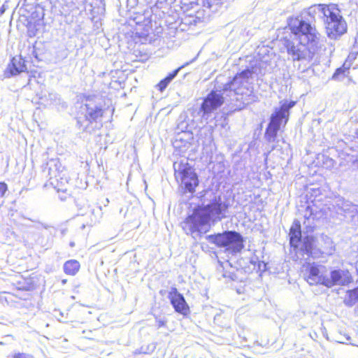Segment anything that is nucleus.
I'll use <instances>...</instances> for the list:
<instances>
[{
  "mask_svg": "<svg viewBox=\"0 0 358 358\" xmlns=\"http://www.w3.org/2000/svg\"><path fill=\"white\" fill-rule=\"evenodd\" d=\"M325 217V210L312 201V204L308 203L305 208L303 229L301 221L294 220L288 236L290 248L296 259L308 261L334 254L336 248L331 238L324 234H313Z\"/></svg>",
  "mask_w": 358,
  "mask_h": 358,
  "instance_id": "nucleus-1",
  "label": "nucleus"
},
{
  "mask_svg": "<svg viewBox=\"0 0 358 358\" xmlns=\"http://www.w3.org/2000/svg\"><path fill=\"white\" fill-rule=\"evenodd\" d=\"M262 74L260 67L257 65L247 67L236 74L232 80L224 85L221 90L217 87L212 90L203 100L199 110L194 113L202 119H208L209 115L219 108L224 101L229 102L231 108L240 110L248 104L255 101L251 80L254 75Z\"/></svg>",
  "mask_w": 358,
  "mask_h": 358,
  "instance_id": "nucleus-2",
  "label": "nucleus"
},
{
  "mask_svg": "<svg viewBox=\"0 0 358 358\" xmlns=\"http://www.w3.org/2000/svg\"><path fill=\"white\" fill-rule=\"evenodd\" d=\"M316 16L313 5L287 18L290 33L283 37L282 43L293 61L310 62L321 48L320 34L315 24Z\"/></svg>",
  "mask_w": 358,
  "mask_h": 358,
  "instance_id": "nucleus-3",
  "label": "nucleus"
},
{
  "mask_svg": "<svg viewBox=\"0 0 358 358\" xmlns=\"http://www.w3.org/2000/svg\"><path fill=\"white\" fill-rule=\"evenodd\" d=\"M201 205L186 218L192 234H205L212 225L227 217L229 202L221 193L213 189H204L199 192Z\"/></svg>",
  "mask_w": 358,
  "mask_h": 358,
  "instance_id": "nucleus-4",
  "label": "nucleus"
},
{
  "mask_svg": "<svg viewBox=\"0 0 358 358\" xmlns=\"http://www.w3.org/2000/svg\"><path fill=\"white\" fill-rule=\"evenodd\" d=\"M120 16L122 17L120 20H113V27H115L117 29L115 35L113 36V41L117 38V43L120 51L126 52L129 50H132L136 48L137 44H146L150 43L152 37L150 36V27H145L143 30L139 31L133 30V27L127 22L128 15L127 10L118 8Z\"/></svg>",
  "mask_w": 358,
  "mask_h": 358,
  "instance_id": "nucleus-5",
  "label": "nucleus"
},
{
  "mask_svg": "<svg viewBox=\"0 0 358 358\" xmlns=\"http://www.w3.org/2000/svg\"><path fill=\"white\" fill-rule=\"evenodd\" d=\"M316 15L322 19L327 34L331 39H338L347 31V24L335 5L315 4Z\"/></svg>",
  "mask_w": 358,
  "mask_h": 358,
  "instance_id": "nucleus-6",
  "label": "nucleus"
},
{
  "mask_svg": "<svg viewBox=\"0 0 358 358\" xmlns=\"http://www.w3.org/2000/svg\"><path fill=\"white\" fill-rule=\"evenodd\" d=\"M230 268L226 270L223 274L224 278L231 281L244 282L248 278V274L253 272L259 273L266 269V264L259 260L257 256L252 257L240 258L234 264L228 262Z\"/></svg>",
  "mask_w": 358,
  "mask_h": 358,
  "instance_id": "nucleus-7",
  "label": "nucleus"
},
{
  "mask_svg": "<svg viewBox=\"0 0 358 358\" xmlns=\"http://www.w3.org/2000/svg\"><path fill=\"white\" fill-rule=\"evenodd\" d=\"M295 102L285 101L278 108H275L271 115L269 122L264 132V139L269 143H278V134L282 127H285L289 120V110Z\"/></svg>",
  "mask_w": 358,
  "mask_h": 358,
  "instance_id": "nucleus-8",
  "label": "nucleus"
},
{
  "mask_svg": "<svg viewBox=\"0 0 358 358\" xmlns=\"http://www.w3.org/2000/svg\"><path fill=\"white\" fill-rule=\"evenodd\" d=\"M206 239L217 247L224 248L228 255H236L244 248L242 235L236 231L227 230L222 233L207 235Z\"/></svg>",
  "mask_w": 358,
  "mask_h": 358,
  "instance_id": "nucleus-9",
  "label": "nucleus"
},
{
  "mask_svg": "<svg viewBox=\"0 0 358 358\" xmlns=\"http://www.w3.org/2000/svg\"><path fill=\"white\" fill-rule=\"evenodd\" d=\"M175 178L183 194H193L199 184V176L194 169L187 160H180L173 164Z\"/></svg>",
  "mask_w": 358,
  "mask_h": 358,
  "instance_id": "nucleus-10",
  "label": "nucleus"
},
{
  "mask_svg": "<svg viewBox=\"0 0 358 358\" xmlns=\"http://www.w3.org/2000/svg\"><path fill=\"white\" fill-rule=\"evenodd\" d=\"M43 171L47 172L50 184L57 192H66L69 183V176L66 170L62 166L59 159H50L46 163Z\"/></svg>",
  "mask_w": 358,
  "mask_h": 358,
  "instance_id": "nucleus-11",
  "label": "nucleus"
},
{
  "mask_svg": "<svg viewBox=\"0 0 358 358\" xmlns=\"http://www.w3.org/2000/svg\"><path fill=\"white\" fill-rule=\"evenodd\" d=\"M101 101V99L97 96H88L86 99L83 108L85 111V120H78V123L84 131L87 130L90 123L98 121L103 116V108Z\"/></svg>",
  "mask_w": 358,
  "mask_h": 358,
  "instance_id": "nucleus-12",
  "label": "nucleus"
},
{
  "mask_svg": "<svg viewBox=\"0 0 358 358\" xmlns=\"http://www.w3.org/2000/svg\"><path fill=\"white\" fill-rule=\"evenodd\" d=\"M172 145L178 155L185 157L187 154V159H189L191 154H194L197 151V146L194 143V136L192 132H185L184 134H178L176 136L172 142Z\"/></svg>",
  "mask_w": 358,
  "mask_h": 358,
  "instance_id": "nucleus-13",
  "label": "nucleus"
},
{
  "mask_svg": "<svg viewBox=\"0 0 358 358\" xmlns=\"http://www.w3.org/2000/svg\"><path fill=\"white\" fill-rule=\"evenodd\" d=\"M304 278L310 285H320L324 286L326 266L315 262H306L304 266Z\"/></svg>",
  "mask_w": 358,
  "mask_h": 358,
  "instance_id": "nucleus-14",
  "label": "nucleus"
},
{
  "mask_svg": "<svg viewBox=\"0 0 358 358\" xmlns=\"http://www.w3.org/2000/svg\"><path fill=\"white\" fill-rule=\"evenodd\" d=\"M352 280L348 270L341 268L331 269L329 275L325 277L324 287L331 288L334 286H345Z\"/></svg>",
  "mask_w": 358,
  "mask_h": 358,
  "instance_id": "nucleus-15",
  "label": "nucleus"
},
{
  "mask_svg": "<svg viewBox=\"0 0 358 358\" xmlns=\"http://www.w3.org/2000/svg\"><path fill=\"white\" fill-rule=\"evenodd\" d=\"M168 299L175 312L187 317L190 313V308L184 296L180 293L176 287H171L168 293Z\"/></svg>",
  "mask_w": 358,
  "mask_h": 358,
  "instance_id": "nucleus-16",
  "label": "nucleus"
},
{
  "mask_svg": "<svg viewBox=\"0 0 358 358\" xmlns=\"http://www.w3.org/2000/svg\"><path fill=\"white\" fill-rule=\"evenodd\" d=\"M334 202L337 213L343 215L348 222H350L353 217L354 211L356 210L357 204L341 196L336 197Z\"/></svg>",
  "mask_w": 358,
  "mask_h": 358,
  "instance_id": "nucleus-17",
  "label": "nucleus"
},
{
  "mask_svg": "<svg viewBox=\"0 0 358 358\" xmlns=\"http://www.w3.org/2000/svg\"><path fill=\"white\" fill-rule=\"evenodd\" d=\"M195 109L188 110V112L182 113L177 120V129L180 131V134H184L185 132H191L190 129L194 127V119L199 120L201 117L198 115H195L196 117L192 114V112Z\"/></svg>",
  "mask_w": 358,
  "mask_h": 358,
  "instance_id": "nucleus-18",
  "label": "nucleus"
},
{
  "mask_svg": "<svg viewBox=\"0 0 358 358\" xmlns=\"http://www.w3.org/2000/svg\"><path fill=\"white\" fill-rule=\"evenodd\" d=\"M196 146L197 148L201 146L202 150L207 154L212 152L214 147V140L210 129L204 128L199 131Z\"/></svg>",
  "mask_w": 358,
  "mask_h": 358,
  "instance_id": "nucleus-19",
  "label": "nucleus"
},
{
  "mask_svg": "<svg viewBox=\"0 0 358 358\" xmlns=\"http://www.w3.org/2000/svg\"><path fill=\"white\" fill-rule=\"evenodd\" d=\"M196 60V58L192 59L189 62L185 63L177 69H174L172 72L168 73V75L164 78L162 80L159 81V83L157 85V90L162 92L165 90V89L168 87V85L171 83V82L178 76V73L181 69L185 68V66L189 65L192 62Z\"/></svg>",
  "mask_w": 358,
  "mask_h": 358,
  "instance_id": "nucleus-20",
  "label": "nucleus"
},
{
  "mask_svg": "<svg viewBox=\"0 0 358 358\" xmlns=\"http://www.w3.org/2000/svg\"><path fill=\"white\" fill-rule=\"evenodd\" d=\"M40 103L45 107L57 106L61 103V99L59 94L55 92H43L39 97Z\"/></svg>",
  "mask_w": 358,
  "mask_h": 358,
  "instance_id": "nucleus-21",
  "label": "nucleus"
},
{
  "mask_svg": "<svg viewBox=\"0 0 358 358\" xmlns=\"http://www.w3.org/2000/svg\"><path fill=\"white\" fill-rule=\"evenodd\" d=\"M11 76H15L27 70L24 60L21 57H13L11 62V66L9 67Z\"/></svg>",
  "mask_w": 358,
  "mask_h": 358,
  "instance_id": "nucleus-22",
  "label": "nucleus"
},
{
  "mask_svg": "<svg viewBox=\"0 0 358 358\" xmlns=\"http://www.w3.org/2000/svg\"><path fill=\"white\" fill-rule=\"evenodd\" d=\"M80 267L79 262L75 259H71L64 263L63 269L66 275H75L78 272Z\"/></svg>",
  "mask_w": 358,
  "mask_h": 358,
  "instance_id": "nucleus-23",
  "label": "nucleus"
},
{
  "mask_svg": "<svg viewBox=\"0 0 358 358\" xmlns=\"http://www.w3.org/2000/svg\"><path fill=\"white\" fill-rule=\"evenodd\" d=\"M224 3V0H205L203 1V6L215 13L218 11Z\"/></svg>",
  "mask_w": 358,
  "mask_h": 358,
  "instance_id": "nucleus-24",
  "label": "nucleus"
},
{
  "mask_svg": "<svg viewBox=\"0 0 358 358\" xmlns=\"http://www.w3.org/2000/svg\"><path fill=\"white\" fill-rule=\"evenodd\" d=\"M156 344L151 343L146 345H142L139 349L136 350V353L138 354H151L155 351Z\"/></svg>",
  "mask_w": 358,
  "mask_h": 358,
  "instance_id": "nucleus-25",
  "label": "nucleus"
},
{
  "mask_svg": "<svg viewBox=\"0 0 358 358\" xmlns=\"http://www.w3.org/2000/svg\"><path fill=\"white\" fill-rule=\"evenodd\" d=\"M346 72L348 73V69L345 67L338 68L332 75V79L335 80H341L345 76Z\"/></svg>",
  "mask_w": 358,
  "mask_h": 358,
  "instance_id": "nucleus-26",
  "label": "nucleus"
},
{
  "mask_svg": "<svg viewBox=\"0 0 358 358\" xmlns=\"http://www.w3.org/2000/svg\"><path fill=\"white\" fill-rule=\"evenodd\" d=\"M139 2L150 3L152 0H127V7L134 8Z\"/></svg>",
  "mask_w": 358,
  "mask_h": 358,
  "instance_id": "nucleus-27",
  "label": "nucleus"
},
{
  "mask_svg": "<svg viewBox=\"0 0 358 358\" xmlns=\"http://www.w3.org/2000/svg\"><path fill=\"white\" fill-rule=\"evenodd\" d=\"M155 320L157 329H159L162 327H165L166 325L167 320L165 317H155Z\"/></svg>",
  "mask_w": 358,
  "mask_h": 358,
  "instance_id": "nucleus-28",
  "label": "nucleus"
},
{
  "mask_svg": "<svg viewBox=\"0 0 358 358\" xmlns=\"http://www.w3.org/2000/svg\"><path fill=\"white\" fill-rule=\"evenodd\" d=\"M13 358H34L31 355L17 352L15 353L13 356Z\"/></svg>",
  "mask_w": 358,
  "mask_h": 358,
  "instance_id": "nucleus-29",
  "label": "nucleus"
},
{
  "mask_svg": "<svg viewBox=\"0 0 358 358\" xmlns=\"http://www.w3.org/2000/svg\"><path fill=\"white\" fill-rule=\"evenodd\" d=\"M228 262H230L231 263H232L233 264H235V262H236V261L232 262V260H231H231H227V261L226 262V263H225L226 266H223V263H221V262H220V261H218V263H219V264H220V266H221V267L222 268V272H223V273H224V271H225L226 270H229V269L230 268V266L229 265ZM223 274H224V273H222V275H223ZM222 277H223V278H224L223 275H222Z\"/></svg>",
  "mask_w": 358,
  "mask_h": 358,
  "instance_id": "nucleus-30",
  "label": "nucleus"
},
{
  "mask_svg": "<svg viewBox=\"0 0 358 358\" xmlns=\"http://www.w3.org/2000/svg\"><path fill=\"white\" fill-rule=\"evenodd\" d=\"M228 262H230L231 263H232L233 264H235V262H236V261L232 262V260H231H231H227V261L226 262V263H225L226 266H223V263H221V262H220V261H218V263H219V264H220V266H221V267L222 268V272H223V273H224V271H225L226 270H229V269L230 268V266L229 265ZM223 274H224V273H222V275H223ZM222 277H223V278H224L223 275H222Z\"/></svg>",
  "mask_w": 358,
  "mask_h": 358,
  "instance_id": "nucleus-31",
  "label": "nucleus"
},
{
  "mask_svg": "<svg viewBox=\"0 0 358 358\" xmlns=\"http://www.w3.org/2000/svg\"><path fill=\"white\" fill-rule=\"evenodd\" d=\"M7 189H8V187L5 182H0V196H4L6 192L7 191Z\"/></svg>",
  "mask_w": 358,
  "mask_h": 358,
  "instance_id": "nucleus-32",
  "label": "nucleus"
},
{
  "mask_svg": "<svg viewBox=\"0 0 358 358\" xmlns=\"http://www.w3.org/2000/svg\"><path fill=\"white\" fill-rule=\"evenodd\" d=\"M358 222V205H357L356 210H355L353 213V217H352L350 222L355 223Z\"/></svg>",
  "mask_w": 358,
  "mask_h": 358,
  "instance_id": "nucleus-33",
  "label": "nucleus"
},
{
  "mask_svg": "<svg viewBox=\"0 0 358 358\" xmlns=\"http://www.w3.org/2000/svg\"><path fill=\"white\" fill-rule=\"evenodd\" d=\"M352 166L358 169V158H356L355 160L352 161Z\"/></svg>",
  "mask_w": 358,
  "mask_h": 358,
  "instance_id": "nucleus-34",
  "label": "nucleus"
},
{
  "mask_svg": "<svg viewBox=\"0 0 358 358\" xmlns=\"http://www.w3.org/2000/svg\"><path fill=\"white\" fill-rule=\"evenodd\" d=\"M312 190L314 192V195L315 197L320 193V190L319 189H313Z\"/></svg>",
  "mask_w": 358,
  "mask_h": 358,
  "instance_id": "nucleus-35",
  "label": "nucleus"
},
{
  "mask_svg": "<svg viewBox=\"0 0 358 358\" xmlns=\"http://www.w3.org/2000/svg\"><path fill=\"white\" fill-rule=\"evenodd\" d=\"M121 84L118 81H113V89H115L117 87H120Z\"/></svg>",
  "mask_w": 358,
  "mask_h": 358,
  "instance_id": "nucleus-36",
  "label": "nucleus"
},
{
  "mask_svg": "<svg viewBox=\"0 0 358 358\" xmlns=\"http://www.w3.org/2000/svg\"><path fill=\"white\" fill-rule=\"evenodd\" d=\"M4 11H5V8H4V6H3L1 8V9H0V12H1V13L2 14V13H4Z\"/></svg>",
  "mask_w": 358,
  "mask_h": 358,
  "instance_id": "nucleus-37",
  "label": "nucleus"
},
{
  "mask_svg": "<svg viewBox=\"0 0 358 358\" xmlns=\"http://www.w3.org/2000/svg\"><path fill=\"white\" fill-rule=\"evenodd\" d=\"M350 2L355 3L356 5L358 4V0H350Z\"/></svg>",
  "mask_w": 358,
  "mask_h": 358,
  "instance_id": "nucleus-38",
  "label": "nucleus"
},
{
  "mask_svg": "<svg viewBox=\"0 0 358 358\" xmlns=\"http://www.w3.org/2000/svg\"><path fill=\"white\" fill-rule=\"evenodd\" d=\"M355 134L358 138V128L355 130Z\"/></svg>",
  "mask_w": 358,
  "mask_h": 358,
  "instance_id": "nucleus-39",
  "label": "nucleus"
},
{
  "mask_svg": "<svg viewBox=\"0 0 358 358\" xmlns=\"http://www.w3.org/2000/svg\"><path fill=\"white\" fill-rule=\"evenodd\" d=\"M275 149H276V145H273L271 146V150H274Z\"/></svg>",
  "mask_w": 358,
  "mask_h": 358,
  "instance_id": "nucleus-40",
  "label": "nucleus"
},
{
  "mask_svg": "<svg viewBox=\"0 0 358 358\" xmlns=\"http://www.w3.org/2000/svg\"><path fill=\"white\" fill-rule=\"evenodd\" d=\"M96 221H92L90 224H87L88 225H92L96 223Z\"/></svg>",
  "mask_w": 358,
  "mask_h": 358,
  "instance_id": "nucleus-41",
  "label": "nucleus"
},
{
  "mask_svg": "<svg viewBox=\"0 0 358 358\" xmlns=\"http://www.w3.org/2000/svg\"><path fill=\"white\" fill-rule=\"evenodd\" d=\"M66 282V280H62V284H65Z\"/></svg>",
  "mask_w": 358,
  "mask_h": 358,
  "instance_id": "nucleus-42",
  "label": "nucleus"
},
{
  "mask_svg": "<svg viewBox=\"0 0 358 358\" xmlns=\"http://www.w3.org/2000/svg\"><path fill=\"white\" fill-rule=\"evenodd\" d=\"M350 297H352H352H353V295H352V291H350Z\"/></svg>",
  "mask_w": 358,
  "mask_h": 358,
  "instance_id": "nucleus-43",
  "label": "nucleus"
},
{
  "mask_svg": "<svg viewBox=\"0 0 358 358\" xmlns=\"http://www.w3.org/2000/svg\"><path fill=\"white\" fill-rule=\"evenodd\" d=\"M197 57H199V55H196V56L195 57V58L196 59V58H197ZM193 59H194V57Z\"/></svg>",
  "mask_w": 358,
  "mask_h": 358,
  "instance_id": "nucleus-44",
  "label": "nucleus"
},
{
  "mask_svg": "<svg viewBox=\"0 0 358 358\" xmlns=\"http://www.w3.org/2000/svg\"><path fill=\"white\" fill-rule=\"evenodd\" d=\"M0 345H3V343H2V342H0Z\"/></svg>",
  "mask_w": 358,
  "mask_h": 358,
  "instance_id": "nucleus-45",
  "label": "nucleus"
},
{
  "mask_svg": "<svg viewBox=\"0 0 358 358\" xmlns=\"http://www.w3.org/2000/svg\"><path fill=\"white\" fill-rule=\"evenodd\" d=\"M117 1H118V3H120V0H117Z\"/></svg>",
  "mask_w": 358,
  "mask_h": 358,
  "instance_id": "nucleus-46",
  "label": "nucleus"
},
{
  "mask_svg": "<svg viewBox=\"0 0 358 358\" xmlns=\"http://www.w3.org/2000/svg\"><path fill=\"white\" fill-rule=\"evenodd\" d=\"M171 358H177V357H171Z\"/></svg>",
  "mask_w": 358,
  "mask_h": 358,
  "instance_id": "nucleus-47",
  "label": "nucleus"
},
{
  "mask_svg": "<svg viewBox=\"0 0 358 358\" xmlns=\"http://www.w3.org/2000/svg\"><path fill=\"white\" fill-rule=\"evenodd\" d=\"M227 0H224V2L226 1Z\"/></svg>",
  "mask_w": 358,
  "mask_h": 358,
  "instance_id": "nucleus-48",
  "label": "nucleus"
}]
</instances>
